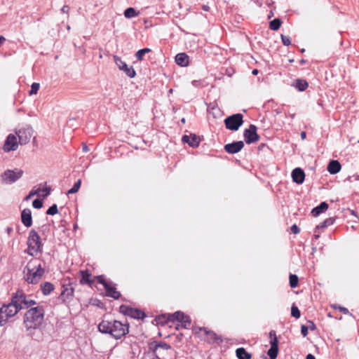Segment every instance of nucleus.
<instances>
[{
	"instance_id": "1",
	"label": "nucleus",
	"mask_w": 359,
	"mask_h": 359,
	"mask_svg": "<svg viewBox=\"0 0 359 359\" xmlns=\"http://www.w3.org/2000/svg\"><path fill=\"white\" fill-rule=\"evenodd\" d=\"M44 309L42 306L32 307L24 315L23 325L27 334L33 336L34 331L39 329L44 319Z\"/></svg>"
},
{
	"instance_id": "2",
	"label": "nucleus",
	"mask_w": 359,
	"mask_h": 359,
	"mask_svg": "<svg viewBox=\"0 0 359 359\" xmlns=\"http://www.w3.org/2000/svg\"><path fill=\"white\" fill-rule=\"evenodd\" d=\"M97 328L101 333L109 334L116 339H120L129 332V324L119 320L111 322L103 320L99 323Z\"/></svg>"
},
{
	"instance_id": "3",
	"label": "nucleus",
	"mask_w": 359,
	"mask_h": 359,
	"mask_svg": "<svg viewBox=\"0 0 359 359\" xmlns=\"http://www.w3.org/2000/svg\"><path fill=\"white\" fill-rule=\"evenodd\" d=\"M45 269L36 259H32L24 268V279L29 284H36L42 278Z\"/></svg>"
},
{
	"instance_id": "4",
	"label": "nucleus",
	"mask_w": 359,
	"mask_h": 359,
	"mask_svg": "<svg viewBox=\"0 0 359 359\" xmlns=\"http://www.w3.org/2000/svg\"><path fill=\"white\" fill-rule=\"evenodd\" d=\"M43 245L41 238L34 229L29 232L27 238V249L25 250L29 255L34 257L37 252H42Z\"/></svg>"
},
{
	"instance_id": "5",
	"label": "nucleus",
	"mask_w": 359,
	"mask_h": 359,
	"mask_svg": "<svg viewBox=\"0 0 359 359\" xmlns=\"http://www.w3.org/2000/svg\"><path fill=\"white\" fill-rule=\"evenodd\" d=\"M11 305H13L16 309V314L23 309H28L36 304V302L29 299L22 291H18L11 299Z\"/></svg>"
},
{
	"instance_id": "6",
	"label": "nucleus",
	"mask_w": 359,
	"mask_h": 359,
	"mask_svg": "<svg viewBox=\"0 0 359 359\" xmlns=\"http://www.w3.org/2000/svg\"><path fill=\"white\" fill-rule=\"evenodd\" d=\"M149 350L151 351L158 359H165L168 352L171 351L172 348L165 342L154 341L149 344Z\"/></svg>"
},
{
	"instance_id": "7",
	"label": "nucleus",
	"mask_w": 359,
	"mask_h": 359,
	"mask_svg": "<svg viewBox=\"0 0 359 359\" xmlns=\"http://www.w3.org/2000/svg\"><path fill=\"white\" fill-rule=\"evenodd\" d=\"M226 129L236 131L243 123V116L240 114H235L227 116L224 121Z\"/></svg>"
},
{
	"instance_id": "8",
	"label": "nucleus",
	"mask_w": 359,
	"mask_h": 359,
	"mask_svg": "<svg viewBox=\"0 0 359 359\" xmlns=\"http://www.w3.org/2000/svg\"><path fill=\"white\" fill-rule=\"evenodd\" d=\"M168 320L170 322L177 321L181 323V325H177V330H179L180 327L187 329L189 327L191 323L190 317L187 315H185L183 312L181 311H176L174 313L169 315Z\"/></svg>"
},
{
	"instance_id": "9",
	"label": "nucleus",
	"mask_w": 359,
	"mask_h": 359,
	"mask_svg": "<svg viewBox=\"0 0 359 359\" xmlns=\"http://www.w3.org/2000/svg\"><path fill=\"white\" fill-rule=\"evenodd\" d=\"M15 315L16 309L10 303L0 306V326L4 325L10 318Z\"/></svg>"
},
{
	"instance_id": "10",
	"label": "nucleus",
	"mask_w": 359,
	"mask_h": 359,
	"mask_svg": "<svg viewBox=\"0 0 359 359\" xmlns=\"http://www.w3.org/2000/svg\"><path fill=\"white\" fill-rule=\"evenodd\" d=\"M119 311L124 316H130L134 319L143 320L147 316L146 313L142 310L134 309L124 304L119 307Z\"/></svg>"
},
{
	"instance_id": "11",
	"label": "nucleus",
	"mask_w": 359,
	"mask_h": 359,
	"mask_svg": "<svg viewBox=\"0 0 359 359\" xmlns=\"http://www.w3.org/2000/svg\"><path fill=\"white\" fill-rule=\"evenodd\" d=\"M23 175V170L15 168V170H6L1 175L2 181L6 184H12L19 180Z\"/></svg>"
},
{
	"instance_id": "12",
	"label": "nucleus",
	"mask_w": 359,
	"mask_h": 359,
	"mask_svg": "<svg viewBox=\"0 0 359 359\" xmlns=\"http://www.w3.org/2000/svg\"><path fill=\"white\" fill-rule=\"evenodd\" d=\"M257 130V128L254 124H250L249 128L244 130L243 137L246 144H250L259 141L260 137Z\"/></svg>"
},
{
	"instance_id": "13",
	"label": "nucleus",
	"mask_w": 359,
	"mask_h": 359,
	"mask_svg": "<svg viewBox=\"0 0 359 359\" xmlns=\"http://www.w3.org/2000/svg\"><path fill=\"white\" fill-rule=\"evenodd\" d=\"M16 135L19 139V144L21 145H24L27 144L31 137L33 135V129L30 126L23 127L20 128L16 131Z\"/></svg>"
},
{
	"instance_id": "14",
	"label": "nucleus",
	"mask_w": 359,
	"mask_h": 359,
	"mask_svg": "<svg viewBox=\"0 0 359 359\" xmlns=\"http://www.w3.org/2000/svg\"><path fill=\"white\" fill-rule=\"evenodd\" d=\"M269 337L271 339L270 341L271 347L268 350L267 354L270 359H276L278 353V339L274 330L270 331Z\"/></svg>"
},
{
	"instance_id": "15",
	"label": "nucleus",
	"mask_w": 359,
	"mask_h": 359,
	"mask_svg": "<svg viewBox=\"0 0 359 359\" xmlns=\"http://www.w3.org/2000/svg\"><path fill=\"white\" fill-rule=\"evenodd\" d=\"M114 60L118 69L123 71L128 77L134 78L136 72L132 66L128 67V65L123 62L121 57L117 55H114Z\"/></svg>"
},
{
	"instance_id": "16",
	"label": "nucleus",
	"mask_w": 359,
	"mask_h": 359,
	"mask_svg": "<svg viewBox=\"0 0 359 359\" xmlns=\"http://www.w3.org/2000/svg\"><path fill=\"white\" fill-rule=\"evenodd\" d=\"M19 142L17 141V137L13 134H9L3 146V149L5 152L17 150Z\"/></svg>"
},
{
	"instance_id": "17",
	"label": "nucleus",
	"mask_w": 359,
	"mask_h": 359,
	"mask_svg": "<svg viewBox=\"0 0 359 359\" xmlns=\"http://www.w3.org/2000/svg\"><path fill=\"white\" fill-rule=\"evenodd\" d=\"M244 147V143L243 141L233 142L224 145V150L229 154H236L238 153Z\"/></svg>"
},
{
	"instance_id": "18",
	"label": "nucleus",
	"mask_w": 359,
	"mask_h": 359,
	"mask_svg": "<svg viewBox=\"0 0 359 359\" xmlns=\"http://www.w3.org/2000/svg\"><path fill=\"white\" fill-rule=\"evenodd\" d=\"M183 142L188 144L191 147H198L201 140L196 134L191 133L189 135H184L182 136Z\"/></svg>"
},
{
	"instance_id": "19",
	"label": "nucleus",
	"mask_w": 359,
	"mask_h": 359,
	"mask_svg": "<svg viewBox=\"0 0 359 359\" xmlns=\"http://www.w3.org/2000/svg\"><path fill=\"white\" fill-rule=\"evenodd\" d=\"M201 330H203L207 336V341L210 344H214L216 343L217 344H219L223 341L221 337L218 336L215 332L213 331L208 330L205 327H203V329H201Z\"/></svg>"
},
{
	"instance_id": "20",
	"label": "nucleus",
	"mask_w": 359,
	"mask_h": 359,
	"mask_svg": "<svg viewBox=\"0 0 359 359\" xmlns=\"http://www.w3.org/2000/svg\"><path fill=\"white\" fill-rule=\"evenodd\" d=\"M292 178L295 183L301 184L304 181L305 173L302 168H296L292 172Z\"/></svg>"
},
{
	"instance_id": "21",
	"label": "nucleus",
	"mask_w": 359,
	"mask_h": 359,
	"mask_svg": "<svg viewBox=\"0 0 359 359\" xmlns=\"http://www.w3.org/2000/svg\"><path fill=\"white\" fill-rule=\"evenodd\" d=\"M21 220L26 227H30L32 225V217L31 210L24 209L21 212Z\"/></svg>"
},
{
	"instance_id": "22",
	"label": "nucleus",
	"mask_w": 359,
	"mask_h": 359,
	"mask_svg": "<svg viewBox=\"0 0 359 359\" xmlns=\"http://www.w3.org/2000/svg\"><path fill=\"white\" fill-rule=\"evenodd\" d=\"M81 279L80 283L81 285H88L90 287H92L94 280L91 278V273L88 271H80Z\"/></svg>"
},
{
	"instance_id": "23",
	"label": "nucleus",
	"mask_w": 359,
	"mask_h": 359,
	"mask_svg": "<svg viewBox=\"0 0 359 359\" xmlns=\"http://www.w3.org/2000/svg\"><path fill=\"white\" fill-rule=\"evenodd\" d=\"M104 289L107 297H111L114 299H118L121 296L120 292H118L116 288L112 285L111 282H110L109 285H105Z\"/></svg>"
},
{
	"instance_id": "24",
	"label": "nucleus",
	"mask_w": 359,
	"mask_h": 359,
	"mask_svg": "<svg viewBox=\"0 0 359 359\" xmlns=\"http://www.w3.org/2000/svg\"><path fill=\"white\" fill-rule=\"evenodd\" d=\"M341 165L340 163L337 160H331L328 163L327 170V171L332 174L334 175L338 173L341 170Z\"/></svg>"
},
{
	"instance_id": "25",
	"label": "nucleus",
	"mask_w": 359,
	"mask_h": 359,
	"mask_svg": "<svg viewBox=\"0 0 359 359\" xmlns=\"http://www.w3.org/2000/svg\"><path fill=\"white\" fill-rule=\"evenodd\" d=\"M329 208L328 204L323 201L320 203L318 206L312 209L311 213L313 217H318L321 213L325 212Z\"/></svg>"
},
{
	"instance_id": "26",
	"label": "nucleus",
	"mask_w": 359,
	"mask_h": 359,
	"mask_svg": "<svg viewBox=\"0 0 359 359\" xmlns=\"http://www.w3.org/2000/svg\"><path fill=\"white\" fill-rule=\"evenodd\" d=\"M176 63L181 67H187L189 65V56L184 53H178L175 56Z\"/></svg>"
},
{
	"instance_id": "27",
	"label": "nucleus",
	"mask_w": 359,
	"mask_h": 359,
	"mask_svg": "<svg viewBox=\"0 0 359 359\" xmlns=\"http://www.w3.org/2000/svg\"><path fill=\"white\" fill-rule=\"evenodd\" d=\"M292 86H294L299 91H304L308 88L309 83L304 79H297L293 81Z\"/></svg>"
},
{
	"instance_id": "28",
	"label": "nucleus",
	"mask_w": 359,
	"mask_h": 359,
	"mask_svg": "<svg viewBox=\"0 0 359 359\" xmlns=\"http://www.w3.org/2000/svg\"><path fill=\"white\" fill-rule=\"evenodd\" d=\"M74 294V288L73 287H65L62 292H61L59 298L63 302H65L67 300H69L71 297Z\"/></svg>"
},
{
	"instance_id": "29",
	"label": "nucleus",
	"mask_w": 359,
	"mask_h": 359,
	"mask_svg": "<svg viewBox=\"0 0 359 359\" xmlns=\"http://www.w3.org/2000/svg\"><path fill=\"white\" fill-rule=\"evenodd\" d=\"M40 289L42 292V294L43 295H48L53 292L55 289V286L53 283L50 282H45L43 283H41L40 285Z\"/></svg>"
},
{
	"instance_id": "30",
	"label": "nucleus",
	"mask_w": 359,
	"mask_h": 359,
	"mask_svg": "<svg viewBox=\"0 0 359 359\" xmlns=\"http://www.w3.org/2000/svg\"><path fill=\"white\" fill-rule=\"evenodd\" d=\"M236 355L238 359H251L252 354L248 353L245 348L240 347L236 350Z\"/></svg>"
},
{
	"instance_id": "31",
	"label": "nucleus",
	"mask_w": 359,
	"mask_h": 359,
	"mask_svg": "<svg viewBox=\"0 0 359 359\" xmlns=\"http://www.w3.org/2000/svg\"><path fill=\"white\" fill-rule=\"evenodd\" d=\"M139 15V12L134 8L129 7L124 11V16L126 18H133Z\"/></svg>"
},
{
	"instance_id": "32",
	"label": "nucleus",
	"mask_w": 359,
	"mask_h": 359,
	"mask_svg": "<svg viewBox=\"0 0 359 359\" xmlns=\"http://www.w3.org/2000/svg\"><path fill=\"white\" fill-rule=\"evenodd\" d=\"M281 20L280 18H275L269 22V28L271 30L276 31L278 30L281 25Z\"/></svg>"
},
{
	"instance_id": "33",
	"label": "nucleus",
	"mask_w": 359,
	"mask_h": 359,
	"mask_svg": "<svg viewBox=\"0 0 359 359\" xmlns=\"http://www.w3.org/2000/svg\"><path fill=\"white\" fill-rule=\"evenodd\" d=\"M151 51V50L149 48L140 49L135 53V57L138 60L142 61L143 60L144 55L146 53H150Z\"/></svg>"
},
{
	"instance_id": "34",
	"label": "nucleus",
	"mask_w": 359,
	"mask_h": 359,
	"mask_svg": "<svg viewBox=\"0 0 359 359\" xmlns=\"http://www.w3.org/2000/svg\"><path fill=\"white\" fill-rule=\"evenodd\" d=\"M290 280V286L292 288H295L298 285L299 278L298 276L295 274H290L289 277Z\"/></svg>"
},
{
	"instance_id": "35",
	"label": "nucleus",
	"mask_w": 359,
	"mask_h": 359,
	"mask_svg": "<svg viewBox=\"0 0 359 359\" xmlns=\"http://www.w3.org/2000/svg\"><path fill=\"white\" fill-rule=\"evenodd\" d=\"M81 184V180H78L74 184V186L67 191V194H73L76 193L80 189Z\"/></svg>"
},
{
	"instance_id": "36",
	"label": "nucleus",
	"mask_w": 359,
	"mask_h": 359,
	"mask_svg": "<svg viewBox=\"0 0 359 359\" xmlns=\"http://www.w3.org/2000/svg\"><path fill=\"white\" fill-rule=\"evenodd\" d=\"M291 316L297 319L299 318L301 316L299 309L294 304H292L291 308Z\"/></svg>"
},
{
	"instance_id": "37",
	"label": "nucleus",
	"mask_w": 359,
	"mask_h": 359,
	"mask_svg": "<svg viewBox=\"0 0 359 359\" xmlns=\"http://www.w3.org/2000/svg\"><path fill=\"white\" fill-rule=\"evenodd\" d=\"M58 212L57 205L56 204L52 205L46 211V214L49 215H54Z\"/></svg>"
},
{
	"instance_id": "38",
	"label": "nucleus",
	"mask_w": 359,
	"mask_h": 359,
	"mask_svg": "<svg viewBox=\"0 0 359 359\" xmlns=\"http://www.w3.org/2000/svg\"><path fill=\"white\" fill-rule=\"evenodd\" d=\"M95 278L97 280V282L102 284L105 288V285H109L110 282H108L105 280V278L103 275L95 276Z\"/></svg>"
},
{
	"instance_id": "39",
	"label": "nucleus",
	"mask_w": 359,
	"mask_h": 359,
	"mask_svg": "<svg viewBox=\"0 0 359 359\" xmlns=\"http://www.w3.org/2000/svg\"><path fill=\"white\" fill-rule=\"evenodd\" d=\"M40 85L39 83H33L31 86V90L29 91V95H34L36 94L39 89Z\"/></svg>"
},
{
	"instance_id": "40",
	"label": "nucleus",
	"mask_w": 359,
	"mask_h": 359,
	"mask_svg": "<svg viewBox=\"0 0 359 359\" xmlns=\"http://www.w3.org/2000/svg\"><path fill=\"white\" fill-rule=\"evenodd\" d=\"M32 205L36 209H40L43 206V201L41 199H34L32 202Z\"/></svg>"
},
{
	"instance_id": "41",
	"label": "nucleus",
	"mask_w": 359,
	"mask_h": 359,
	"mask_svg": "<svg viewBox=\"0 0 359 359\" xmlns=\"http://www.w3.org/2000/svg\"><path fill=\"white\" fill-rule=\"evenodd\" d=\"M282 43L284 46H289L291 44L290 38L287 36L281 35Z\"/></svg>"
},
{
	"instance_id": "42",
	"label": "nucleus",
	"mask_w": 359,
	"mask_h": 359,
	"mask_svg": "<svg viewBox=\"0 0 359 359\" xmlns=\"http://www.w3.org/2000/svg\"><path fill=\"white\" fill-rule=\"evenodd\" d=\"M40 189H38V190H32L29 192V194L25 197V200L26 201H28L29 200L32 196H35V195H39V192H40Z\"/></svg>"
},
{
	"instance_id": "43",
	"label": "nucleus",
	"mask_w": 359,
	"mask_h": 359,
	"mask_svg": "<svg viewBox=\"0 0 359 359\" xmlns=\"http://www.w3.org/2000/svg\"><path fill=\"white\" fill-rule=\"evenodd\" d=\"M156 320L157 321L158 324H161V325H163L167 321H169L168 318L167 320H165V316H161L157 317L156 318Z\"/></svg>"
},
{
	"instance_id": "44",
	"label": "nucleus",
	"mask_w": 359,
	"mask_h": 359,
	"mask_svg": "<svg viewBox=\"0 0 359 359\" xmlns=\"http://www.w3.org/2000/svg\"><path fill=\"white\" fill-rule=\"evenodd\" d=\"M334 217H329L324 220V224L327 225V226H329L330 225H332L334 222Z\"/></svg>"
},
{
	"instance_id": "45",
	"label": "nucleus",
	"mask_w": 359,
	"mask_h": 359,
	"mask_svg": "<svg viewBox=\"0 0 359 359\" xmlns=\"http://www.w3.org/2000/svg\"><path fill=\"white\" fill-rule=\"evenodd\" d=\"M309 327L306 325H302L301 333L303 337H306L308 334Z\"/></svg>"
},
{
	"instance_id": "46",
	"label": "nucleus",
	"mask_w": 359,
	"mask_h": 359,
	"mask_svg": "<svg viewBox=\"0 0 359 359\" xmlns=\"http://www.w3.org/2000/svg\"><path fill=\"white\" fill-rule=\"evenodd\" d=\"M290 229L294 234H297L300 232V229L296 224H293Z\"/></svg>"
},
{
	"instance_id": "47",
	"label": "nucleus",
	"mask_w": 359,
	"mask_h": 359,
	"mask_svg": "<svg viewBox=\"0 0 359 359\" xmlns=\"http://www.w3.org/2000/svg\"><path fill=\"white\" fill-rule=\"evenodd\" d=\"M51 189L50 187H46L43 189V191L46 192L44 195H43V198L47 197L50 194Z\"/></svg>"
},
{
	"instance_id": "48",
	"label": "nucleus",
	"mask_w": 359,
	"mask_h": 359,
	"mask_svg": "<svg viewBox=\"0 0 359 359\" xmlns=\"http://www.w3.org/2000/svg\"><path fill=\"white\" fill-rule=\"evenodd\" d=\"M308 323H309L308 327L310 330L313 331L316 329V326L313 321L309 320Z\"/></svg>"
},
{
	"instance_id": "49",
	"label": "nucleus",
	"mask_w": 359,
	"mask_h": 359,
	"mask_svg": "<svg viewBox=\"0 0 359 359\" xmlns=\"http://www.w3.org/2000/svg\"><path fill=\"white\" fill-rule=\"evenodd\" d=\"M325 227H327V225L324 224V221H323L322 223H320V224H318L316 226L315 232H316L317 231H318L320 229H324Z\"/></svg>"
},
{
	"instance_id": "50",
	"label": "nucleus",
	"mask_w": 359,
	"mask_h": 359,
	"mask_svg": "<svg viewBox=\"0 0 359 359\" xmlns=\"http://www.w3.org/2000/svg\"><path fill=\"white\" fill-rule=\"evenodd\" d=\"M69 11V7L67 5H65L61 8V11L63 13H68Z\"/></svg>"
},
{
	"instance_id": "51",
	"label": "nucleus",
	"mask_w": 359,
	"mask_h": 359,
	"mask_svg": "<svg viewBox=\"0 0 359 359\" xmlns=\"http://www.w3.org/2000/svg\"><path fill=\"white\" fill-rule=\"evenodd\" d=\"M339 309L340 311H341L344 314H348L349 313V311L348 310V309H346L345 307L339 306Z\"/></svg>"
},
{
	"instance_id": "52",
	"label": "nucleus",
	"mask_w": 359,
	"mask_h": 359,
	"mask_svg": "<svg viewBox=\"0 0 359 359\" xmlns=\"http://www.w3.org/2000/svg\"><path fill=\"white\" fill-rule=\"evenodd\" d=\"M306 359H316L315 356L313 355H312L311 353H309L306 357Z\"/></svg>"
},
{
	"instance_id": "53",
	"label": "nucleus",
	"mask_w": 359,
	"mask_h": 359,
	"mask_svg": "<svg viewBox=\"0 0 359 359\" xmlns=\"http://www.w3.org/2000/svg\"><path fill=\"white\" fill-rule=\"evenodd\" d=\"M6 41V39L3 36H0V45Z\"/></svg>"
},
{
	"instance_id": "54",
	"label": "nucleus",
	"mask_w": 359,
	"mask_h": 359,
	"mask_svg": "<svg viewBox=\"0 0 359 359\" xmlns=\"http://www.w3.org/2000/svg\"><path fill=\"white\" fill-rule=\"evenodd\" d=\"M306 132H302V133H301V138H302V140L305 139V138H306Z\"/></svg>"
},
{
	"instance_id": "55",
	"label": "nucleus",
	"mask_w": 359,
	"mask_h": 359,
	"mask_svg": "<svg viewBox=\"0 0 359 359\" xmlns=\"http://www.w3.org/2000/svg\"><path fill=\"white\" fill-rule=\"evenodd\" d=\"M83 151L84 152H87L88 151V146L86 144H83Z\"/></svg>"
},
{
	"instance_id": "56",
	"label": "nucleus",
	"mask_w": 359,
	"mask_h": 359,
	"mask_svg": "<svg viewBox=\"0 0 359 359\" xmlns=\"http://www.w3.org/2000/svg\"><path fill=\"white\" fill-rule=\"evenodd\" d=\"M6 230V232L9 234L13 231V228L8 226Z\"/></svg>"
},
{
	"instance_id": "57",
	"label": "nucleus",
	"mask_w": 359,
	"mask_h": 359,
	"mask_svg": "<svg viewBox=\"0 0 359 359\" xmlns=\"http://www.w3.org/2000/svg\"><path fill=\"white\" fill-rule=\"evenodd\" d=\"M252 73L253 75H257L258 73H259V71H258V69H255L252 70Z\"/></svg>"
},
{
	"instance_id": "58",
	"label": "nucleus",
	"mask_w": 359,
	"mask_h": 359,
	"mask_svg": "<svg viewBox=\"0 0 359 359\" xmlns=\"http://www.w3.org/2000/svg\"><path fill=\"white\" fill-rule=\"evenodd\" d=\"M306 62V60H304V59H302L300 61H299V64L301 65H304Z\"/></svg>"
},
{
	"instance_id": "59",
	"label": "nucleus",
	"mask_w": 359,
	"mask_h": 359,
	"mask_svg": "<svg viewBox=\"0 0 359 359\" xmlns=\"http://www.w3.org/2000/svg\"><path fill=\"white\" fill-rule=\"evenodd\" d=\"M203 9L205 11H208V9H209V6H203Z\"/></svg>"
},
{
	"instance_id": "60",
	"label": "nucleus",
	"mask_w": 359,
	"mask_h": 359,
	"mask_svg": "<svg viewBox=\"0 0 359 359\" xmlns=\"http://www.w3.org/2000/svg\"><path fill=\"white\" fill-rule=\"evenodd\" d=\"M313 237L316 240H317L320 237V236L318 234H315Z\"/></svg>"
},
{
	"instance_id": "61",
	"label": "nucleus",
	"mask_w": 359,
	"mask_h": 359,
	"mask_svg": "<svg viewBox=\"0 0 359 359\" xmlns=\"http://www.w3.org/2000/svg\"><path fill=\"white\" fill-rule=\"evenodd\" d=\"M273 15V13L272 11H271L270 14L268 16V18H271Z\"/></svg>"
},
{
	"instance_id": "62",
	"label": "nucleus",
	"mask_w": 359,
	"mask_h": 359,
	"mask_svg": "<svg viewBox=\"0 0 359 359\" xmlns=\"http://www.w3.org/2000/svg\"><path fill=\"white\" fill-rule=\"evenodd\" d=\"M181 122H182V123H185V122H186V119H185L184 118H182L181 119Z\"/></svg>"
},
{
	"instance_id": "63",
	"label": "nucleus",
	"mask_w": 359,
	"mask_h": 359,
	"mask_svg": "<svg viewBox=\"0 0 359 359\" xmlns=\"http://www.w3.org/2000/svg\"><path fill=\"white\" fill-rule=\"evenodd\" d=\"M264 144H262V145H260V146L259 147V149H261V148H262V147H264Z\"/></svg>"
},
{
	"instance_id": "64",
	"label": "nucleus",
	"mask_w": 359,
	"mask_h": 359,
	"mask_svg": "<svg viewBox=\"0 0 359 359\" xmlns=\"http://www.w3.org/2000/svg\"><path fill=\"white\" fill-rule=\"evenodd\" d=\"M169 92H170V93H172V89H170V90H169Z\"/></svg>"
}]
</instances>
